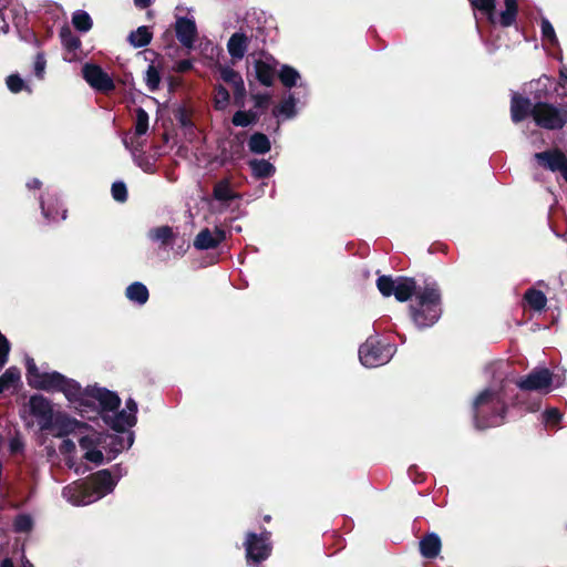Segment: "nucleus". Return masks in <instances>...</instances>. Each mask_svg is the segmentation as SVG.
Returning <instances> with one entry per match:
<instances>
[{
    "instance_id": "338daca9",
    "label": "nucleus",
    "mask_w": 567,
    "mask_h": 567,
    "mask_svg": "<svg viewBox=\"0 0 567 567\" xmlns=\"http://www.w3.org/2000/svg\"><path fill=\"white\" fill-rule=\"evenodd\" d=\"M0 567H14L13 565V561L11 558H4L2 561H1V565Z\"/></svg>"
},
{
    "instance_id": "dca6fc26",
    "label": "nucleus",
    "mask_w": 567,
    "mask_h": 567,
    "mask_svg": "<svg viewBox=\"0 0 567 567\" xmlns=\"http://www.w3.org/2000/svg\"><path fill=\"white\" fill-rule=\"evenodd\" d=\"M134 442V435L132 432L127 433L126 437L118 434H110L102 432V449L109 454V458H114L123 450L132 446Z\"/></svg>"
},
{
    "instance_id": "2eb2a0df",
    "label": "nucleus",
    "mask_w": 567,
    "mask_h": 567,
    "mask_svg": "<svg viewBox=\"0 0 567 567\" xmlns=\"http://www.w3.org/2000/svg\"><path fill=\"white\" fill-rule=\"evenodd\" d=\"M226 239V231L220 227H215L214 231L209 228L202 229L194 239V247L198 250H208L217 248Z\"/></svg>"
},
{
    "instance_id": "20e7f679",
    "label": "nucleus",
    "mask_w": 567,
    "mask_h": 567,
    "mask_svg": "<svg viewBox=\"0 0 567 567\" xmlns=\"http://www.w3.org/2000/svg\"><path fill=\"white\" fill-rule=\"evenodd\" d=\"M533 120L538 127L559 131L567 124V104L536 103Z\"/></svg>"
},
{
    "instance_id": "f03ea898",
    "label": "nucleus",
    "mask_w": 567,
    "mask_h": 567,
    "mask_svg": "<svg viewBox=\"0 0 567 567\" xmlns=\"http://www.w3.org/2000/svg\"><path fill=\"white\" fill-rule=\"evenodd\" d=\"M410 317L419 329L434 326L442 316V291L437 281L425 279L415 302L409 306Z\"/></svg>"
},
{
    "instance_id": "f3484780",
    "label": "nucleus",
    "mask_w": 567,
    "mask_h": 567,
    "mask_svg": "<svg viewBox=\"0 0 567 567\" xmlns=\"http://www.w3.org/2000/svg\"><path fill=\"white\" fill-rule=\"evenodd\" d=\"M279 62L271 55L264 60H256L254 63L255 78L264 86H272L277 74L276 68Z\"/></svg>"
},
{
    "instance_id": "69168bd1",
    "label": "nucleus",
    "mask_w": 567,
    "mask_h": 567,
    "mask_svg": "<svg viewBox=\"0 0 567 567\" xmlns=\"http://www.w3.org/2000/svg\"><path fill=\"white\" fill-rule=\"evenodd\" d=\"M134 3L136 7H138L141 9H145V8L150 7L151 0H134Z\"/></svg>"
},
{
    "instance_id": "a878e982",
    "label": "nucleus",
    "mask_w": 567,
    "mask_h": 567,
    "mask_svg": "<svg viewBox=\"0 0 567 567\" xmlns=\"http://www.w3.org/2000/svg\"><path fill=\"white\" fill-rule=\"evenodd\" d=\"M251 174L257 179L271 177L276 173V167L267 159H250L248 163Z\"/></svg>"
},
{
    "instance_id": "cd10ccee",
    "label": "nucleus",
    "mask_w": 567,
    "mask_h": 567,
    "mask_svg": "<svg viewBox=\"0 0 567 567\" xmlns=\"http://www.w3.org/2000/svg\"><path fill=\"white\" fill-rule=\"evenodd\" d=\"M248 148L254 154H266L271 150V143L266 134L256 132L248 140Z\"/></svg>"
},
{
    "instance_id": "ddd939ff",
    "label": "nucleus",
    "mask_w": 567,
    "mask_h": 567,
    "mask_svg": "<svg viewBox=\"0 0 567 567\" xmlns=\"http://www.w3.org/2000/svg\"><path fill=\"white\" fill-rule=\"evenodd\" d=\"M554 79L547 75H542L537 80H533L528 85V95L534 104L536 103H548L551 97V86Z\"/></svg>"
},
{
    "instance_id": "774afa93",
    "label": "nucleus",
    "mask_w": 567,
    "mask_h": 567,
    "mask_svg": "<svg viewBox=\"0 0 567 567\" xmlns=\"http://www.w3.org/2000/svg\"><path fill=\"white\" fill-rule=\"evenodd\" d=\"M20 445L21 444L19 442H16V441L11 442V444H10L11 452H17L18 449L20 447Z\"/></svg>"
},
{
    "instance_id": "79ce46f5",
    "label": "nucleus",
    "mask_w": 567,
    "mask_h": 567,
    "mask_svg": "<svg viewBox=\"0 0 567 567\" xmlns=\"http://www.w3.org/2000/svg\"><path fill=\"white\" fill-rule=\"evenodd\" d=\"M20 378L21 373L18 368L10 367L7 369L6 372L0 377V393L18 383Z\"/></svg>"
},
{
    "instance_id": "a19ab883",
    "label": "nucleus",
    "mask_w": 567,
    "mask_h": 567,
    "mask_svg": "<svg viewBox=\"0 0 567 567\" xmlns=\"http://www.w3.org/2000/svg\"><path fill=\"white\" fill-rule=\"evenodd\" d=\"M230 101V94L228 90L221 85H215L214 87V107L217 111H224L228 106Z\"/></svg>"
},
{
    "instance_id": "412c9836",
    "label": "nucleus",
    "mask_w": 567,
    "mask_h": 567,
    "mask_svg": "<svg viewBox=\"0 0 567 567\" xmlns=\"http://www.w3.org/2000/svg\"><path fill=\"white\" fill-rule=\"evenodd\" d=\"M419 288L420 287L417 286L415 278L399 276L398 285L393 296L399 302H405L409 301L413 296L416 298Z\"/></svg>"
},
{
    "instance_id": "4c0bfd02",
    "label": "nucleus",
    "mask_w": 567,
    "mask_h": 567,
    "mask_svg": "<svg viewBox=\"0 0 567 567\" xmlns=\"http://www.w3.org/2000/svg\"><path fill=\"white\" fill-rule=\"evenodd\" d=\"M72 23L80 32H87L93 27V21L90 14L84 10H76L72 16Z\"/></svg>"
},
{
    "instance_id": "39448f33",
    "label": "nucleus",
    "mask_w": 567,
    "mask_h": 567,
    "mask_svg": "<svg viewBox=\"0 0 567 567\" xmlns=\"http://www.w3.org/2000/svg\"><path fill=\"white\" fill-rule=\"evenodd\" d=\"M271 533L264 529L260 534L248 532L244 542L245 557L248 565H259L271 555Z\"/></svg>"
},
{
    "instance_id": "6ab92c4d",
    "label": "nucleus",
    "mask_w": 567,
    "mask_h": 567,
    "mask_svg": "<svg viewBox=\"0 0 567 567\" xmlns=\"http://www.w3.org/2000/svg\"><path fill=\"white\" fill-rule=\"evenodd\" d=\"M175 32L178 41L185 48H193L197 37V28L194 20L185 17L177 18L175 23Z\"/></svg>"
},
{
    "instance_id": "864d4df0",
    "label": "nucleus",
    "mask_w": 567,
    "mask_h": 567,
    "mask_svg": "<svg viewBox=\"0 0 567 567\" xmlns=\"http://www.w3.org/2000/svg\"><path fill=\"white\" fill-rule=\"evenodd\" d=\"M251 99L255 102V109L265 111L269 107L271 96L268 93L251 94Z\"/></svg>"
},
{
    "instance_id": "bb28decb",
    "label": "nucleus",
    "mask_w": 567,
    "mask_h": 567,
    "mask_svg": "<svg viewBox=\"0 0 567 567\" xmlns=\"http://www.w3.org/2000/svg\"><path fill=\"white\" fill-rule=\"evenodd\" d=\"M213 197L219 202H230L239 198L240 196L231 189L230 181L228 178H223L214 185Z\"/></svg>"
},
{
    "instance_id": "3c124183",
    "label": "nucleus",
    "mask_w": 567,
    "mask_h": 567,
    "mask_svg": "<svg viewBox=\"0 0 567 567\" xmlns=\"http://www.w3.org/2000/svg\"><path fill=\"white\" fill-rule=\"evenodd\" d=\"M112 197L118 203L127 200V187L123 182H115L111 187Z\"/></svg>"
},
{
    "instance_id": "393cba45",
    "label": "nucleus",
    "mask_w": 567,
    "mask_h": 567,
    "mask_svg": "<svg viewBox=\"0 0 567 567\" xmlns=\"http://www.w3.org/2000/svg\"><path fill=\"white\" fill-rule=\"evenodd\" d=\"M248 48V38L245 33L235 32L227 42V50L234 60H241Z\"/></svg>"
},
{
    "instance_id": "b1692460",
    "label": "nucleus",
    "mask_w": 567,
    "mask_h": 567,
    "mask_svg": "<svg viewBox=\"0 0 567 567\" xmlns=\"http://www.w3.org/2000/svg\"><path fill=\"white\" fill-rule=\"evenodd\" d=\"M419 548L421 555L426 559H434L439 556L442 549V542L437 534L427 533L425 534L420 543Z\"/></svg>"
},
{
    "instance_id": "5701e85b",
    "label": "nucleus",
    "mask_w": 567,
    "mask_h": 567,
    "mask_svg": "<svg viewBox=\"0 0 567 567\" xmlns=\"http://www.w3.org/2000/svg\"><path fill=\"white\" fill-rule=\"evenodd\" d=\"M61 392L64 393L65 398L72 402L78 404L83 409L84 404H86V393L85 389H82L79 382L72 379H68L65 377V383H63L60 388Z\"/></svg>"
},
{
    "instance_id": "09e8293b",
    "label": "nucleus",
    "mask_w": 567,
    "mask_h": 567,
    "mask_svg": "<svg viewBox=\"0 0 567 567\" xmlns=\"http://www.w3.org/2000/svg\"><path fill=\"white\" fill-rule=\"evenodd\" d=\"M6 84L9 91L14 94L20 93L24 89L30 91V89L25 85L23 79L19 74H10L9 76H7Z\"/></svg>"
},
{
    "instance_id": "c756f323",
    "label": "nucleus",
    "mask_w": 567,
    "mask_h": 567,
    "mask_svg": "<svg viewBox=\"0 0 567 567\" xmlns=\"http://www.w3.org/2000/svg\"><path fill=\"white\" fill-rule=\"evenodd\" d=\"M152 39L153 33L146 25L138 27L136 30L132 31L127 38L130 44L134 48L146 47L151 43Z\"/></svg>"
},
{
    "instance_id": "f257e3e1",
    "label": "nucleus",
    "mask_w": 567,
    "mask_h": 567,
    "mask_svg": "<svg viewBox=\"0 0 567 567\" xmlns=\"http://www.w3.org/2000/svg\"><path fill=\"white\" fill-rule=\"evenodd\" d=\"M116 483L110 470H100L85 480L66 485L62 495L73 505H89L113 492Z\"/></svg>"
},
{
    "instance_id": "0e129e2a",
    "label": "nucleus",
    "mask_w": 567,
    "mask_h": 567,
    "mask_svg": "<svg viewBox=\"0 0 567 567\" xmlns=\"http://www.w3.org/2000/svg\"><path fill=\"white\" fill-rule=\"evenodd\" d=\"M27 186L29 189H39L42 186V183L38 178H33L27 183Z\"/></svg>"
},
{
    "instance_id": "7ed1b4c3",
    "label": "nucleus",
    "mask_w": 567,
    "mask_h": 567,
    "mask_svg": "<svg viewBox=\"0 0 567 567\" xmlns=\"http://www.w3.org/2000/svg\"><path fill=\"white\" fill-rule=\"evenodd\" d=\"M473 413L475 427L486 430L504 424L507 405L497 392L486 389L475 399Z\"/></svg>"
},
{
    "instance_id": "9b49d317",
    "label": "nucleus",
    "mask_w": 567,
    "mask_h": 567,
    "mask_svg": "<svg viewBox=\"0 0 567 567\" xmlns=\"http://www.w3.org/2000/svg\"><path fill=\"white\" fill-rule=\"evenodd\" d=\"M217 70L219 72L220 79L233 86L234 91V104L238 106L239 109H243L245 106V100H246V87L243 80V76L240 73L230 66L221 65L219 64L217 66Z\"/></svg>"
},
{
    "instance_id": "de8ad7c7",
    "label": "nucleus",
    "mask_w": 567,
    "mask_h": 567,
    "mask_svg": "<svg viewBox=\"0 0 567 567\" xmlns=\"http://www.w3.org/2000/svg\"><path fill=\"white\" fill-rule=\"evenodd\" d=\"M33 520L27 514H19L13 522V528L17 533H28L32 529Z\"/></svg>"
},
{
    "instance_id": "72a5a7b5",
    "label": "nucleus",
    "mask_w": 567,
    "mask_h": 567,
    "mask_svg": "<svg viewBox=\"0 0 567 567\" xmlns=\"http://www.w3.org/2000/svg\"><path fill=\"white\" fill-rule=\"evenodd\" d=\"M278 78L285 87L291 89L297 85L301 76L295 68L284 64L278 72Z\"/></svg>"
},
{
    "instance_id": "1a4fd4ad",
    "label": "nucleus",
    "mask_w": 567,
    "mask_h": 567,
    "mask_svg": "<svg viewBox=\"0 0 567 567\" xmlns=\"http://www.w3.org/2000/svg\"><path fill=\"white\" fill-rule=\"evenodd\" d=\"M553 372L548 368H535L516 381L522 391L548 392L553 384Z\"/></svg>"
},
{
    "instance_id": "f704fd0d",
    "label": "nucleus",
    "mask_w": 567,
    "mask_h": 567,
    "mask_svg": "<svg viewBox=\"0 0 567 567\" xmlns=\"http://www.w3.org/2000/svg\"><path fill=\"white\" fill-rule=\"evenodd\" d=\"M296 104L297 100L293 94H289L287 99L280 102L274 110L272 114L275 116L285 115L290 118L296 115Z\"/></svg>"
},
{
    "instance_id": "423d86ee",
    "label": "nucleus",
    "mask_w": 567,
    "mask_h": 567,
    "mask_svg": "<svg viewBox=\"0 0 567 567\" xmlns=\"http://www.w3.org/2000/svg\"><path fill=\"white\" fill-rule=\"evenodd\" d=\"M392 355V347L383 343L378 337H369L359 348V359L367 368L385 364Z\"/></svg>"
},
{
    "instance_id": "680f3d73",
    "label": "nucleus",
    "mask_w": 567,
    "mask_h": 567,
    "mask_svg": "<svg viewBox=\"0 0 567 567\" xmlns=\"http://www.w3.org/2000/svg\"><path fill=\"white\" fill-rule=\"evenodd\" d=\"M559 86L563 89V96L567 97V70L563 69L559 71Z\"/></svg>"
},
{
    "instance_id": "052dcab7",
    "label": "nucleus",
    "mask_w": 567,
    "mask_h": 567,
    "mask_svg": "<svg viewBox=\"0 0 567 567\" xmlns=\"http://www.w3.org/2000/svg\"><path fill=\"white\" fill-rule=\"evenodd\" d=\"M59 450L62 454H71L75 451V444L70 439H64L59 446Z\"/></svg>"
},
{
    "instance_id": "e433bc0d",
    "label": "nucleus",
    "mask_w": 567,
    "mask_h": 567,
    "mask_svg": "<svg viewBox=\"0 0 567 567\" xmlns=\"http://www.w3.org/2000/svg\"><path fill=\"white\" fill-rule=\"evenodd\" d=\"M473 9L478 10L486 14L487 20L491 23H495V10H496V1L495 0H470Z\"/></svg>"
},
{
    "instance_id": "a18cd8bd",
    "label": "nucleus",
    "mask_w": 567,
    "mask_h": 567,
    "mask_svg": "<svg viewBox=\"0 0 567 567\" xmlns=\"http://www.w3.org/2000/svg\"><path fill=\"white\" fill-rule=\"evenodd\" d=\"M145 83L151 92H155L159 87L161 73L159 70L154 64L148 65L146 70Z\"/></svg>"
},
{
    "instance_id": "473e14b6",
    "label": "nucleus",
    "mask_w": 567,
    "mask_h": 567,
    "mask_svg": "<svg viewBox=\"0 0 567 567\" xmlns=\"http://www.w3.org/2000/svg\"><path fill=\"white\" fill-rule=\"evenodd\" d=\"M260 117V113L255 110L243 111L238 110L231 117V123L235 126L247 127L255 124Z\"/></svg>"
},
{
    "instance_id": "f8f14e48",
    "label": "nucleus",
    "mask_w": 567,
    "mask_h": 567,
    "mask_svg": "<svg viewBox=\"0 0 567 567\" xmlns=\"http://www.w3.org/2000/svg\"><path fill=\"white\" fill-rule=\"evenodd\" d=\"M31 414L38 419L40 429L43 431L51 430V421L54 415L52 404L42 394H33L29 400Z\"/></svg>"
},
{
    "instance_id": "e2e57ef3",
    "label": "nucleus",
    "mask_w": 567,
    "mask_h": 567,
    "mask_svg": "<svg viewBox=\"0 0 567 567\" xmlns=\"http://www.w3.org/2000/svg\"><path fill=\"white\" fill-rule=\"evenodd\" d=\"M126 409L128 410V413H133L136 416L137 403L134 399L130 398L126 400Z\"/></svg>"
},
{
    "instance_id": "6e6552de",
    "label": "nucleus",
    "mask_w": 567,
    "mask_h": 567,
    "mask_svg": "<svg viewBox=\"0 0 567 567\" xmlns=\"http://www.w3.org/2000/svg\"><path fill=\"white\" fill-rule=\"evenodd\" d=\"M538 167L551 173H559L567 183V154L558 147L548 148L533 155Z\"/></svg>"
},
{
    "instance_id": "7c9ffc66",
    "label": "nucleus",
    "mask_w": 567,
    "mask_h": 567,
    "mask_svg": "<svg viewBox=\"0 0 567 567\" xmlns=\"http://www.w3.org/2000/svg\"><path fill=\"white\" fill-rule=\"evenodd\" d=\"M524 300L528 303L530 309L542 311L545 309L547 298L542 290L529 288L524 293Z\"/></svg>"
},
{
    "instance_id": "c85d7f7f",
    "label": "nucleus",
    "mask_w": 567,
    "mask_h": 567,
    "mask_svg": "<svg viewBox=\"0 0 567 567\" xmlns=\"http://www.w3.org/2000/svg\"><path fill=\"white\" fill-rule=\"evenodd\" d=\"M125 296L131 301L144 305L150 298V292L144 284L135 281L126 288Z\"/></svg>"
},
{
    "instance_id": "4468645a",
    "label": "nucleus",
    "mask_w": 567,
    "mask_h": 567,
    "mask_svg": "<svg viewBox=\"0 0 567 567\" xmlns=\"http://www.w3.org/2000/svg\"><path fill=\"white\" fill-rule=\"evenodd\" d=\"M534 103L529 97L514 92L511 96V120L517 124L525 121L528 116L533 117Z\"/></svg>"
},
{
    "instance_id": "0eeeda50",
    "label": "nucleus",
    "mask_w": 567,
    "mask_h": 567,
    "mask_svg": "<svg viewBox=\"0 0 567 567\" xmlns=\"http://www.w3.org/2000/svg\"><path fill=\"white\" fill-rule=\"evenodd\" d=\"M86 393V404L83 406V412L91 410L96 411V402L99 403L101 412H115L121 405L120 396L110 391L106 388H101L97 385H87L85 388Z\"/></svg>"
},
{
    "instance_id": "6e6d98bb",
    "label": "nucleus",
    "mask_w": 567,
    "mask_h": 567,
    "mask_svg": "<svg viewBox=\"0 0 567 567\" xmlns=\"http://www.w3.org/2000/svg\"><path fill=\"white\" fill-rule=\"evenodd\" d=\"M10 352L8 339L0 332V369L7 363Z\"/></svg>"
},
{
    "instance_id": "603ef678",
    "label": "nucleus",
    "mask_w": 567,
    "mask_h": 567,
    "mask_svg": "<svg viewBox=\"0 0 567 567\" xmlns=\"http://www.w3.org/2000/svg\"><path fill=\"white\" fill-rule=\"evenodd\" d=\"M174 117L183 127H190L193 126V122L190 118V112L185 106H178L174 111Z\"/></svg>"
},
{
    "instance_id": "2f4dec72",
    "label": "nucleus",
    "mask_w": 567,
    "mask_h": 567,
    "mask_svg": "<svg viewBox=\"0 0 567 567\" xmlns=\"http://www.w3.org/2000/svg\"><path fill=\"white\" fill-rule=\"evenodd\" d=\"M505 10L499 14V24L503 28H509L516 22V18L518 14V3L517 0H504Z\"/></svg>"
},
{
    "instance_id": "aec40b11",
    "label": "nucleus",
    "mask_w": 567,
    "mask_h": 567,
    "mask_svg": "<svg viewBox=\"0 0 567 567\" xmlns=\"http://www.w3.org/2000/svg\"><path fill=\"white\" fill-rule=\"evenodd\" d=\"M104 422L116 433H125L128 427L136 424L137 417L126 410L117 411L114 415H103Z\"/></svg>"
},
{
    "instance_id": "37998d69",
    "label": "nucleus",
    "mask_w": 567,
    "mask_h": 567,
    "mask_svg": "<svg viewBox=\"0 0 567 567\" xmlns=\"http://www.w3.org/2000/svg\"><path fill=\"white\" fill-rule=\"evenodd\" d=\"M174 237L173 229L169 226H161L151 230V238L161 241L164 246L171 245Z\"/></svg>"
},
{
    "instance_id": "a211bd4d",
    "label": "nucleus",
    "mask_w": 567,
    "mask_h": 567,
    "mask_svg": "<svg viewBox=\"0 0 567 567\" xmlns=\"http://www.w3.org/2000/svg\"><path fill=\"white\" fill-rule=\"evenodd\" d=\"M87 427L86 423L71 419L66 414L59 412L52 417L50 431L55 430V435L62 437L75 431L82 432V430H86Z\"/></svg>"
},
{
    "instance_id": "8fccbe9b",
    "label": "nucleus",
    "mask_w": 567,
    "mask_h": 567,
    "mask_svg": "<svg viewBox=\"0 0 567 567\" xmlns=\"http://www.w3.org/2000/svg\"><path fill=\"white\" fill-rule=\"evenodd\" d=\"M542 37L544 40H547L550 44H556L558 39L555 33V29L550 21L546 18L542 19L540 22Z\"/></svg>"
},
{
    "instance_id": "c03bdc74",
    "label": "nucleus",
    "mask_w": 567,
    "mask_h": 567,
    "mask_svg": "<svg viewBox=\"0 0 567 567\" xmlns=\"http://www.w3.org/2000/svg\"><path fill=\"white\" fill-rule=\"evenodd\" d=\"M135 126L134 133L136 136H142L147 133L148 130V113L143 107H137L135 110Z\"/></svg>"
},
{
    "instance_id": "4d7b16f0",
    "label": "nucleus",
    "mask_w": 567,
    "mask_h": 567,
    "mask_svg": "<svg viewBox=\"0 0 567 567\" xmlns=\"http://www.w3.org/2000/svg\"><path fill=\"white\" fill-rule=\"evenodd\" d=\"M45 64L47 61L43 53H38L34 61V73L39 79L43 78Z\"/></svg>"
},
{
    "instance_id": "4be33fe9",
    "label": "nucleus",
    "mask_w": 567,
    "mask_h": 567,
    "mask_svg": "<svg viewBox=\"0 0 567 567\" xmlns=\"http://www.w3.org/2000/svg\"><path fill=\"white\" fill-rule=\"evenodd\" d=\"M63 383H65V377L60 372H43L39 380L31 382V388L43 391H59Z\"/></svg>"
},
{
    "instance_id": "c9c22d12",
    "label": "nucleus",
    "mask_w": 567,
    "mask_h": 567,
    "mask_svg": "<svg viewBox=\"0 0 567 567\" xmlns=\"http://www.w3.org/2000/svg\"><path fill=\"white\" fill-rule=\"evenodd\" d=\"M60 38L63 47L69 52H75L81 47L80 38L75 35L69 27L61 28Z\"/></svg>"
},
{
    "instance_id": "9d476101",
    "label": "nucleus",
    "mask_w": 567,
    "mask_h": 567,
    "mask_svg": "<svg viewBox=\"0 0 567 567\" xmlns=\"http://www.w3.org/2000/svg\"><path fill=\"white\" fill-rule=\"evenodd\" d=\"M82 75L91 87L101 93H110L115 90L113 79L97 64L86 63L82 68Z\"/></svg>"
},
{
    "instance_id": "58836bf2",
    "label": "nucleus",
    "mask_w": 567,
    "mask_h": 567,
    "mask_svg": "<svg viewBox=\"0 0 567 567\" xmlns=\"http://www.w3.org/2000/svg\"><path fill=\"white\" fill-rule=\"evenodd\" d=\"M79 445L85 452L102 447V432L93 431L90 434L82 435L79 439Z\"/></svg>"
},
{
    "instance_id": "bf43d9fd",
    "label": "nucleus",
    "mask_w": 567,
    "mask_h": 567,
    "mask_svg": "<svg viewBox=\"0 0 567 567\" xmlns=\"http://www.w3.org/2000/svg\"><path fill=\"white\" fill-rule=\"evenodd\" d=\"M193 69V62L188 59L181 60L174 65V71L177 73H186Z\"/></svg>"
},
{
    "instance_id": "5fc2aeb1",
    "label": "nucleus",
    "mask_w": 567,
    "mask_h": 567,
    "mask_svg": "<svg viewBox=\"0 0 567 567\" xmlns=\"http://www.w3.org/2000/svg\"><path fill=\"white\" fill-rule=\"evenodd\" d=\"M42 373L39 371L34 360L29 358L27 360V380L29 385L31 386V382L39 380Z\"/></svg>"
},
{
    "instance_id": "49530a36",
    "label": "nucleus",
    "mask_w": 567,
    "mask_h": 567,
    "mask_svg": "<svg viewBox=\"0 0 567 567\" xmlns=\"http://www.w3.org/2000/svg\"><path fill=\"white\" fill-rule=\"evenodd\" d=\"M563 419L561 412L557 408H548L542 414L543 423L546 426H556Z\"/></svg>"
},
{
    "instance_id": "13d9d810",
    "label": "nucleus",
    "mask_w": 567,
    "mask_h": 567,
    "mask_svg": "<svg viewBox=\"0 0 567 567\" xmlns=\"http://www.w3.org/2000/svg\"><path fill=\"white\" fill-rule=\"evenodd\" d=\"M84 458L86 461L92 462V463L101 464L103 462V460H104V456H103V453H102L101 450L95 449V450L85 452Z\"/></svg>"
},
{
    "instance_id": "ea45409f",
    "label": "nucleus",
    "mask_w": 567,
    "mask_h": 567,
    "mask_svg": "<svg viewBox=\"0 0 567 567\" xmlns=\"http://www.w3.org/2000/svg\"><path fill=\"white\" fill-rule=\"evenodd\" d=\"M398 278L393 279L389 275H381L377 279V288L383 297H391L395 291Z\"/></svg>"
}]
</instances>
